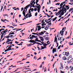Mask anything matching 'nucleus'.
I'll return each mask as SVG.
<instances>
[{
	"label": "nucleus",
	"instance_id": "423d86ee",
	"mask_svg": "<svg viewBox=\"0 0 73 73\" xmlns=\"http://www.w3.org/2000/svg\"><path fill=\"white\" fill-rule=\"evenodd\" d=\"M63 38V37L62 36L61 37H59L58 38V41H59L60 40H61H61H62L61 39V38Z\"/></svg>",
	"mask_w": 73,
	"mask_h": 73
},
{
	"label": "nucleus",
	"instance_id": "a19ab883",
	"mask_svg": "<svg viewBox=\"0 0 73 73\" xmlns=\"http://www.w3.org/2000/svg\"><path fill=\"white\" fill-rule=\"evenodd\" d=\"M37 16V12L35 13V16Z\"/></svg>",
	"mask_w": 73,
	"mask_h": 73
},
{
	"label": "nucleus",
	"instance_id": "4be33fe9",
	"mask_svg": "<svg viewBox=\"0 0 73 73\" xmlns=\"http://www.w3.org/2000/svg\"><path fill=\"white\" fill-rule=\"evenodd\" d=\"M60 64L62 68H63V65L62 64V63L61 62L60 63Z\"/></svg>",
	"mask_w": 73,
	"mask_h": 73
},
{
	"label": "nucleus",
	"instance_id": "c756f323",
	"mask_svg": "<svg viewBox=\"0 0 73 73\" xmlns=\"http://www.w3.org/2000/svg\"><path fill=\"white\" fill-rule=\"evenodd\" d=\"M35 41H38V42H41V40H35Z\"/></svg>",
	"mask_w": 73,
	"mask_h": 73
},
{
	"label": "nucleus",
	"instance_id": "ea45409f",
	"mask_svg": "<svg viewBox=\"0 0 73 73\" xmlns=\"http://www.w3.org/2000/svg\"><path fill=\"white\" fill-rule=\"evenodd\" d=\"M44 21L45 22H48V19H46L45 21Z\"/></svg>",
	"mask_w": 73,
	"mask_h": 73
},
{
	"label": "nucleus",
	"instance_id": "680f3d73",
	"mask_svg": "<svg viewBox=\"0 0 73 73\" xmlns=\"http://www.w3.org/2000/svg\"><path fill=\"white\" fill-rule=\"evenodd\" d=\"M34 59L35 60H37V57L36 58V56H34Z\"/></svg>",
	"mask_w": 73,
	"mask_h": 73
},
{
	"label": "nucleus",
	"instance_id": "774afa93",
	"mask_svg": "<svg viewBox=\"0 0 73 73\" xmlns=\"http://www.w3.org/2000/svg\"><path fill=\"white\" fill-rule=\"evenodd\" d=\"M33 37H30V39H33Z\"/></svg>",
	"mask_w": 73,
	"mask_h": 73
},
{
	"label": "nucleus",
	"instance_id": "39448f33",
	"mask_svg": "<svg viewBox=\"0 0 73 73\" xmlns=\"http://www.w3.org/2000/svg\"><path fill=\"white\" fill-rule=\"evenodd\" d=\"M57 38L56 37V36L55 37V40L54 41V42H56V43L57 42Z\"/></svg>",
	"mask_w": 73,
	"mask_h": 73
},
{
	"label": "nucleus",
	"instance_id": "7ed1b4c3",
	"mask_svg": "<svg viewBox=\"0 0 73 73\" xmlns=\"http://www.w3.org/2000/svg\"><path fill=\"white\" fill-rule=\"evenodd\" d=\"M62 12V10H60L58 11V13H57L55 15L56 16H57L58 15H60V14Z\"/></svg>",
	"mask_w": 73,
	"mask_h": 73
},
{
	"label": "nucleus",
	"instance_id": "393cba45",
	"mask_svg": "<svg viewBox=\"0 0 73 73\" xmlns=\"http://www.w3.org/2000/svg\"><path fill=\"white\" fill-rule=\"evenodd\" d=\"M3 33H6L7 32H8V31H5V30L3 31Z\"/></svg>",
	"mask_w": 73,
	"mask_h": 73
},
{
	"label": "nucleus",
	"instance_id": "bb28decb",
	"mask_svg": "<svg viewBox=\"0 0 73 73\" xmlns=\"http://www.w3.org/2000/svg\"><path fill=\"white\" fill-rule=\"evenodd\" d=\"M31 9H29V14L31 12Z\"/></svg>",
	"mask_w": 73,
	"mask_h": 73
},
{
	"label": "nucleus",
	"instance_id": "09e8293b",
	"mask_svg": "<svg viewBox=\"0 0 73 73\" xmlns=\"http://www.w3.org/2000/svg\"><path fill=\"white\" fill-rule=\"evenodd\" d=\"M73 69V67H72V68H71V69L70 70L71 71H72V70Z\"/></svg>",
	"mask_w": 73,
	"mask_h": 73
},
{
	"label": "nucleus",
	"instance_id": "864d4df0",
	"mask_svg": "<svg viewBox=\"0 0 73 73\" xmlns=\"http://www.w3.org/2000/svg\"><path fill=\"white\" fill-rule=\"evenodd\" d=\"M69 7V5H66V8H67Z\"/></svg>",
	"mask_w": 73,
	"mask_h": 73
},
{
	"label": "nucleus",
	"instance_id": "5fc2aeb1",
	"mask_svg": "<svg viewBox=\"0 0 73 73\" xmlns=\"http://www.w3.org/2000/svg\"><path fill=\"white\" fill-rule=\"evenodd\" d=\"M10 47L8 48V49H10V48H11L12 46H10Z\"/></svg>",
	"mask_w": 73,
	"mask_h": 73
},
{
	"label": "nucleus",
	"instance_id": "de8ad7c7",
	"mask_svg": "<svg viewBox=\"0 0 73 73\" xmlns=\"http://www.w3.org/2000/svg\"><path fill=\"white\" fill-rule=\"evenodd\" d=\"M56 44L57 45V46H56V48H57V47L58 46V43H57V42L56 43Z\"/></svg>",
	"mask_w": 73,
	"mask_h": 73
},
{
	"label": "nucleus",
	"instance_id": "aec40b11",
	"mask_svg": "<svg viewBox=\"0 0 73 73\" xmlns=\"http://www.w3.org/2000/svg\"><path fill=\"white\" fill-rule=\"evenodd\" d=\"M43 45L44 47H45L46 46V43H44V44H43Z\"/></svg>",
	"mask_w": 73,
	"mask_h": 73
},
{
	"label": "nucleus",
	"instance_id": "6e6552de",
	"mask_svg": "<svg viewBox=\"0 0 73 73\" xmlns=\"http://www.w3.org/2000/svg\"><path fill=\"white\" fill-rule=\"evenodd\" d=\"M33 3L34 2L33 1L30 3H31L28 5V6H29V7H30V5H33Z\"/></svg>",
	"mask_w": 73,
	"mask_h": 73
},
{
	"label": "nucleus",
	"instance_id": "603ef678",
	"mask_svg": "<svg viewBox=\"0 0 73 73\" xmlns=\"http://www.w3.org/2000/svg\"><path fill=\"white\" fill-rule=\"evenodd\" d=\"M31 44H32V43H30V44L29 45H27V46H31Z\"/></svg>",
	"mask_w": 73,
	"mask_h": 73
},
{
	"label": "nucleus",
	"instance_id": "79ce46f5",
	"mask_svg": "<svg viewBox=\"0 0 73 73\" xmlns=\"http://www.w3.org/2000/svg\"><path fill=\"white\" fill-rule=\"evenodd\" d=\"M29 16L28 17H32V15L29 14Z\"/></svg>",
	"mask_w": 73,
	"mask_h": 73
},
{
	"label": "nucleus",
	"instance_id": "b1692460",
	"mask_svg": "<svg viewBox=\"0 0 73 73\" xmlns=\"http://www.w3.org/2000/svg\"><path fill=\"white\" fill-rule=\"evenodd\" d=\"M72 10H73V8L70 9V10H69V12H70L71 11H72Z\"/></svg>",
	"mask_w": 73,
	"mask_h": 73
},
{
	"label": "nucleus",
	"instance_id": "c03bdc74",
	"mask_svg": "<svg viewBox=\"0 0 73 73\" xmlns=\"http://www.w3.org/2000/svg\"><path fill=\"white\" fill-rule=\"evenodd\" d=\"M60 4V3H56L55 4V5H59Z\"/></svg>",
	"mask_w": 73,
	"mask_h": 73
},
{
	"label": "nucleus",
	"instance_id": "473e14b6",
	"mask_svg": "<svg viewBox=\"0 0 73 73\" xmlns=\"http://www.w3.org/2000/svg\"><path fill=\"white\" fill-rule=\"evenodd\" d=\"M34 41V42H33V44H36V43H37V42H36L35 41Z\"/></svg>",
	"mask_w": 73,
	"mask_h": 73
},
{
	"label": "nucleus",
	"instance_id": "e433bc0d",
	"mask_svg": "<svg viewBox=\"0 0 73 73\" xmlns=\"http://www.w3.org/2000/svg\"><path fill=\"white\" fill-rule=\"evenodd\" d=\"M12 25L14 27H15V24L13 23L12 22Z\"/></svg>",
	"mask_w": 73,
	"mask_h": 73
},
{
	"label": "nucleus",
	"instance_id": "7c9ffc66",
	"mask_svg": "<svg viewBox=\"0 0 73 73\" xmlns=\"http://www.w3.org/2000/svg\"><path fill=\"white\" fill-rule=\"evenodd\" d=\"M48 25H52V23L51 22L50 23H49L48 24Z\"/></svg>",
	"mask_w": 73,
	"mask_h": 73
},
{
	"label": "nucleus",
	"instance_id": "58836bf2",
	"mask_svg": "<svg viewBox=\"0 0 73 73\" xmlns=\"http://www.w3.org/2000/svg\"><path fill=\"white\" fill-rule=\"evenodd\" d=\"M28 16H29V15L28 14V13H27V14L26 15L25 17H27V16H28Z\"/></svg>",
	"mask_w": 73,
	"mask_h": 73
},
{
	"label": "nucleus",
	"instance_id": "9d476101",
	"mask_svg": "<svg viewBox=\"0 0 73 73\" xmlns=\"http://www.w3.org/2000/svg\"><path fill=\"white\" fill-rule=\"evenodd\" d=\"M9 36L11 38H14V36L13 35H11V36L10 35Z\"/></svg>",
	"mask_w": 73,
	"mask_h": 73
},
{
	"label": "nucleus",
	"instance_id": "cd10ccee",
	"mask_svg": "<svg viewBox=\"0 0 73 73\" xmlns=\"http://www.w3.org/2000/svg\"><path fill=\"white\" fill-rule=\"evenodd\" d=\"M36 4H37V3L38 2L39 0H36Z\"/></svg>",
	"mask_w": 73,
	"mask_h": 73
},
{
	"label": "nucleus",
	"instance_id": "37998d69",
	"mask_svg": "<svg viewBox=\"0 0 73 73\" xmlns=\"http://www.w3.org/2000/svg\"><path fill=\"white\" fill-rule=\"evenodd\" d=\"M39 38H40V39H41L42 38H44L42 37V36H39Z\"/></svg>",
	"mask_w": 73,
	"mask_h": 73
},
{
	"label": "nucleus",
	"instance_id": "13d9d810",
	"mask_svg": "<svg viewBox=\"0 0 73 73\" xmlns=\"http://www.w3.org/2000/svg\"><path fill=\"white\" fill-rule=\"evenodd\" d=\"M7 40H9V41H12V40H11V39H9V38H7Z\"/></svg>",
	"mask_w": 73,
	"mask_h": 73
},
{
	"label": "nucleus",
	"instance_id": "c9c22d12",
	"mask_svg": "<svg viewBox=\"0 0 73 73\" xmlns=\"http://www.w3.org/2000/svg\"><path fill=\"white\" fill-rule=\"evenodd\" d=\"M32 37H33V38H35V35H33L32 36Z\"/></svg>",
	"mask_w": 73,
	"mask_h": 73
},
{
	"label": "nucleus",
	"instance_id": "8fccbe9b",
	"mask_svg": "<svg viewBox=\"0 0 73 73\" xmlns=\"http://www.w3.org/2000/svg\"><path fill=\"white\" fill-rule=\"evenodd\" d=\"M40 5H39V6H38V7L37 6V8H38H38H40Z\"/></svg>",
	"mask_w": 73,
	"mask_h": 73
},
{
	"label": "nucleus",
	"instance_id": "f8f14e48",
	"mask_svg": "<svg viewBox=\"0 0 73 73\" xmlns=\"http://www.w3.org/2000/svg\"><path fill=\"white\" fill-rule=\"evenodd\" d=\"M62 59L64 60H66V58L65 56H64L62 58Z\"/></svg>",
	"mask_w": 73,
	"mask_h": 73
},
{
	"label": "nucleus",
	"instance_id": "1a4fd4ad",
	"mask_svg": "<svg viewBox=\"0 0 73 73\" xmlns=\"http://www.w3.org/2000/svg\"><path fill=\"white\" fill-rule=\"evenodd\" d=\"M57 17H55L54 18L51 19V20H53L52 21H55V20H56V19H57Z\"/></svg>",
	"mask_w": 73,
	"mask_h": 73
},
{
	"label": "nucleus",
	"instance_id": "5701e85b",
	"mask_svg": "<svg viewBox=\"0 0 73 73\" xmlns=\"http://www.w3.org/2000/svg\"><path fill=\"white\" fill-rule=\"evenodd\" d=\"M48 37H46L44 38L45 39V40H48V39H49V38H48Z\"/></svg>",
	"mask_w": 73,
	"mask_h": 73
},
{
	"label": "nucleus",
	"instance_id": "72a5a7b5",
	"mask_svg": "<svg viewBox=\"0 0 73 73\" xmlns=\"http://www.w3.org/2000/svg\"><path fill=\"white\" fill-rule=\"evenodd\" d=\"M37 11V8H35L34 9V11Z\"/></svg>",
	"mask_w": 73,
	"mask_h": 73
},
{
	"label": "nucleus",
	"instance_id": "4d7b16f0",
	"mask_svg": "<svg viewBox=\"0 0 73 73\" xmlns=\"http://www.w3.org/2000/svg\"><path fill=\"white\" fill-rule=\"evenodd\" d=\"M3 35H1V39H2L3 38Z\"/></svg>",
	"mask_w": 73,
	"mask_h": 73
},
{
	"label": "nucleus",
	"instance_id": "0e129e2a",
	"mask_svg": "<svg viewBox=\"0 0 73 73\" xmlns=\"http://www.w3.org/2000/svg\"><path fill=\"white\" fill-rule=\"evenodd\" d=\"M42 64H41L40 66L39 67V68H42Z\"/></svg>",
	"mask_w": 73,
	"mask_h": 73
},
{
	"label": "nucleus",
	"instance_id": "20e7f679",
	"mask_svg": "<svg viewBox=\"0 0 73 73\" xmlns=\"http://www.w3.org/2000/svg\"><path fill=\"white\" fill-rule=\"evenodd\" d=\"M54 52H56V48H53L52 50V53H54Z\"/></svg>",
	"mask_w": 73,
	"mask_h": 73
},
{
	"label": "nucleus",
	"instance_id": "f3484780",
	"mask_svg": "<svg viewBox=\"0 0 73 73\" xmlns=\"http://www.w3.org/2000/svg\"><path fill=\"white\" fill-rule=\"evenodd\" d=\"M65 6V4L62 7V11H64V7Z\"/></svg>",
	"mask_w": 73,
	"mask_h": 73
},
{
	"label": "nucleus",
	"instance_id": "f704fd0d",
	"mask_svg": "<svg viewBox=\"0 0 73 73\" xmlns=\"http://www.w3.org/2000/svg\"><path fill=\"white\" fill-rule=\"evenodd\" d=\"M66 69L67 70H68V69H69V67H68V66H66Z\"/></svg>",
	"mask_w": 73,
	"mask_h": 73
},
{
	"label": "nucleus",
	"instance_id": "412c9836",
	"mask_svg": "<svg viewBox=\"0 0 73 73\" xmlns=\"http://www.w3.org/2000/svg\"><path fill=\"white\" fill-rule=\"evenodd\" d=\"M64 11H67V10L66 9V7H64Z\"/></svg>",
	"mask_w": 73,
	"mask_h": 73
},
{
	"label": "nucleus",
	"instance_id": "bf43d9fd",
	"mask_svg": "<svg viewBox=\"0 0 73 73\" xmlns=\"http://www.w3.org/2000/svg\"><path fill=\"white\" fill-rule=\"evenodd\" d=\"M41 57H40L39 58L37 59V60H41Z\"/></svg>",
	"mask_w": 73,
	"mask_h": 73
},
{
	"label": "nucleus",
	"instance_id": "e2e57ef3",
	"mask_svg": "<svg viewBox=\"0 0 73 73\" xmlns=\"http://www.w3.org/2000/svg\"><path fill=\"white\" fill-rule=\"evenodd\" d=\"M43 3H44V0H43L42 1L41 5H42V4H43Z\"/></svg>",
	"mask_w": 73,
	"mask_h": 73
},
{
	"label": "nucleus",
	"instance_id": "49530a36",
	"mask_svg": "<svg viewBox=\"0 0 73 73\" xmlns=\"http://www.w3.org/2000/svg\"><path fill=\"white\" fill-rule=\"evenodd\" d=\"M40 40L42 41H44V39L43 38H42V39H40Z\"/></svg>",
	"mask_w": 73,
	"mask_h": 73
},
{
	"label": "nucleus",
	"instance_id": "4468645a",
	"mask_svg": "<svg viewBox=\"0 0 73 73\" xmlns=\"http://www.w3.org/2000/svg\"><path fill=\"white\" fill-rule=\"evenodd\" d=\"M29 6H28V5L26 6V7L24 8V9H27V8H29Z\"/></svg>",
	"mask_w": 73,
	"mask_h": 73
},
{
	"label": "nucleus",
	"instance_id": "6e6d98bb",
	"mask_svg": "<svg viewBox=\"0 0 73 73\" xmlns=\"http://www.w3.org/2000/svg\"><path fill=\"white\" fill-rule=\"evenodd\" d=\"M3 6H2L1 7V11H2V10L3 9Z\"/></svg>",
	"mask_w": 73,
	"mask_h": 73
},
{
	"label": "nucleus",
	"instance_id": "a878e982",
	"mask_svg": "<svg viewBox=\"0 0 73 73\" xmlns=\"http://www.w3.org/2000/svg\"><path fill=\"white\" fill-rule=\"evenodd\" d=\"M36 44H39V45H42V44L39 43V42H36Z\"/></svg>",
	"mask_w": 73,
	"mask_h": 73
},
{
	"label": "nucleus",
	"instance_id": "c85d7f7f",
	"mask_svg": "<svg viewBox=\"0 0 73 73\" xmlns=\"http://www.w3.org/2000/svg\"><path fill=\"white\" fill-rule=\"evenodd\" d=\"M9 42V40H8V39H7V40L6 41V44H7V43H8V42Z\"/></svg>",
	"mask_w": 73,
	"mask_h": 73
},
{
	"label": "nucleus",
	"instance_id": "338daca9",
	"mask_svg": "<svg viewBox=\"0 0 73 73\" xmlns=\"http://www.w3.org/2000/svg\"><path fill=\"white\" fill-rule=\"evenodd\" d=\"M23 7L21 9V11H23Z\"/></svg>",
	"mask_w": 73,
	"mask_h": 73
},
{
	"label": "nucleus",
	"instance_id": "f03ea898",
	"mask_svg": "<svg viewBox=\"0 0 73 73\" xmlns=\"http://www.w3.org/2000/svg\"><path fill=\"white\" fill-rule=\"evenodd\" d=\"M44 34V33L42 31L40 33H38V34H37L36 35L38 36H42Z\"/></svg>",
	"mask_w": 73,
	"mask_h": 73
},
{
	"label": "nucleus",
	"instance_id": "a18cd8bd",
	"mask_svg": "<svg viewBox=\"0 0 73 73\" xmlns=\"http://www.w3.org/2000/svg\"><path fill=\"white\" fill-rule=\"evenodd\" d=\"M41 48H42V49H45V48H44V47L42 46H41Z\"/></svg>",
	"mask_w": 73,
	"mask_h": 73
},
{
	"label": "nucleus",
	"instance_id": "2eb2a0df",
	"mask_svg": "<svg viewBox=\"0 0 73 73\" xmlns=\"http://www.w3.org/2000/svg\"><path fill=\"white\" fill-rule=\"evenodd\" d=\"M69 52H66V56H69Z\"/></svg>",
	"mask_w": 73,
	"mask_h": 73
},
{
	"label": "nucleus",
	"instance_id": "f257e3e1",
	"mask_svg": "<svg viewBox=\"0 0 73 73\" xmlns=\"http://www.w3.org/2000/svg\"><path fill=\"white\" fill-rule=\"evenodd\" d=\"M64 28H65L64 27H63L62 28V30H61L60 32V34H61V35L62 36L64 35V31H63L64 30Z\"/></svg>",
	"mask_w": 73,
	"mask_h": 73
},
{
	"label": "nucleus",
	"instance_id": "0eeeda50",
	"mask_svg": "<svg viewBox=\"0 0 73 73\" xmlns=\"http://www.w3.org/2000/svg\"><path fill=\"white\" fill-rule=\"evenodd\" d=\"M41 28V26H38V31H40Z\"/></svg>",
	"mask_w": 73,
	"mask_h": 73
},
{
	"label": "nucleus",
	"instance_id": "69168bd1",
	"mask_svg": "<svg viewBox=\"0 0 73 73\" xmlns=\"http://www.w3.org/2000/svg\"><path fill=\"white\" fill-rule=\"evenodd\" d=\"M23 15H24V14L25 15V12H23Z\"/></svg>",
	"mask_w": 73,
	"mask_h": 73
},
{
	"label": "nucleus",
	"instance_id": "9b49d317",
	"mask_svg": "<svg viewBox=\"0 0 73 73\" xmlns=\"http://www.w3.org/2000/svg\"><path fill=\"white\" fill-rule=\"evenodd\" d=\"M64 11H62V13L61 14H60L59 15H64Z\"/></svg>",
	"mask_w": 73,
	"mask_h": 73
},
{
	"label": "nucleus",
	"instance_id": "6ab92c4d",
	"mask_svg": "<svg viewBox=\"0 0 73 73\" xmlns=\"http://www.w3.org/2000/svg\"><path fill=\"white\" fill-rule=\"evenodd\" d=\"M49 29V28L47 27H46L45 28H44V29H45V30H46V31L48 29Z\"/></svg>",
	"mask_w": 73,
	"mask_h": 73
},
{
	"label": "nucleus",
	"instance_id": "a211bd4d",
	"mask_svg": "<svg viewBox=\"0 0 73 73\" xmlns=\"http://www.w3.org/2000/svg\"><path fill=\"white\" fill-rule=\"evenodd\" d=\"M15 33L13 32V33H10L9 34V35H14Z\"/></svg>",
	"mask_w": 73,
	"mask_h": 73
},
{
	"label": "nucleus",
	"instance_id": "2f4dec72",
	"mask_svg": "<svg viewBox=\"0 0 73 73\" xmlns=\"http://www.w3.org/2000/svg\"><path fill=\"white\" fill-rule=\"evenodd\" d=\"M31 9V12H33V11H34V9H33V8H32V9Z\"/></svg>",
	"mask_w": 73,
	"mask_h": 73
},
{
	"label": "nucleus",
	"instance_id": "052dcab7",
	"mask_svg": "<svg viewBox=\"0 0 73 73\" xmlns=\"http://www.w3.org/2000/svg\"><path fill=\"white\" fill-rule=\"evenodd\" d=\"M38 11H40V8H38L37 9Z\"/></svg>",
	"mask_w": 73,
	"mask_h": 73
},
{
	"label": "nucleus",
	"instance_id": "ddd939ff",
	"mask_svg": "<svg viewBox=\"0 0 73 73\" xmlns=\"http://www.w3.org/2000/svg\"><path fill=\"white\" fill-rule=\"evenodd\" d=\"M62 54L63 55L65 56L66 54V52H63Z\"/></svg>",
	"mask_w": 73,
	"mask_h": 73
},
{
	"label": "nucleus",
	"instance_id": "4c0bfd02",
	"mask_svg": "<svg viewBox=\"0 0 73 73\" xmlns=\"http://www.w3.org/2000/svg\"><path fill=\"white\" fill-rule=\"evenodd\" d=\"M62 5H63V3H62L60 5V7H61V6H62Z\"/></svg>",
	"mask_w": 73,
	"mask_h": 73
},
{
	"label": "nucleus",
	"instance_id": "3c124183",
	"mask_svg": "<svg viewBox=\"0 0 73 73\" xmlns=\"http://www.w3.org/2000/svg\"><path fill=\"white\" fill-rule=\"evenodd\" d=\"M43 60H46V57H44L43 58Z\"/></svg>",
	"mask_w": 73,
	"mask_h": 73
},
{
	"label": "nucleus",
	"instance_id": "dca6fc26",
	"mask_svg": "<svg viewBox=\"0 0 73 73\" xmlns=\"http://www.w3.org/2000/svg\"><path fill=\"white\" fill-rule=\"evenodd\" d=\"M9 36H10V35H8V36H5L4 37L5 38H9L10 37Z\"/></svg>",
	"mask_w": 73,
	"mask_h": 73
}]
</instances>
